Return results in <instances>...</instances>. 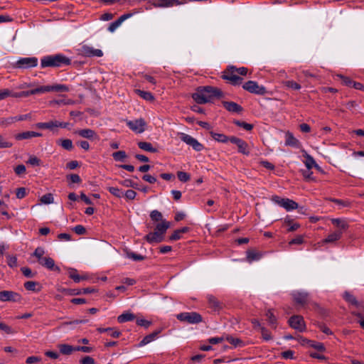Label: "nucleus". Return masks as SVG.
Wrapping results in <instances>:
<instances>
[{
  "instance_id": "obj_7",
  "label": "nucleus",
  "mask_w": 364,
  "mask_h": 364,
  "mask_svg": "<svg viewBox=\"0 0 364 364\" xmlns=\"http://www.w3.org/2000/svg\"><path fill=\"white\" fill-rule=\"evenodd\" d=\"M178 135L182 141L191 146L195 151H200L203 149V145L191 136L182 132L178 133Z\"/></svg>"
},
{
  "instance_id": "obj_55",
  "label": "nucleus",
  "mask_w": 364,
  "mask_h": 364,
  "mask_svg": "<svg viewBox=\"0 0 364 364\" xmlns=\"http://www.w3.org/2000/svg\"><path fill=\"white\" fill-rule=\"evenodd\" d=\"M177 176H178V178L181 181V182H187L190 180L191 178V176L190 175L186 173V172H183V171H178L177 173Z\"/></svg>"
},
{
  "instance_id": "obj_42",
  "label": "nucleus",
  "mask_w": 364,
  "mask_h": 364,
  "mask_svg": "<svg viewBox=\"0 0 364 364\" xmlns=\"http://www.w3.org/2000/svg\"><path fill=\"white\" fill-rule=\"evenodd\" d=\"M150 218L152 220L156 221V222L161 223L162 221H165L164 220H163L162 214L156 210H154L151 212Z\"/></svg>"
},
{
  "instance_id": "obj_64",
  "label": "nucleus",
  "mask_w": 364,
  "mask_h": 364,
  "mask_svg": "<svg viewBox=\"0 0 364 364\" xmlns=\"http://www.w3.org/2000/svg\"><path fill=\"white\" fill-rule=\"evenodd\" d=\"M7 263L11 267H15L17 266V259L15 256H7Z\"/></svg>"
},
{
  "instance_id": "obj_16",
  "label": "nucleus",
  "mask_w": 364,
  "mask_h": 364,
  "mask_svg": "<svg viewBox=\"0 0 364 364\" xmlns=\"http://www.w3.org/2000/svg\"><path fill=\"white\" fill-rule=\"evenodd\" d=\"M75 134H78L81 137H83V138H85V139H87L90 140H94V139H99L97 133L91 129H79L75 132Z\"/></svg>"
},
{
  "instance_id": "obj_29",
  "label": "nucleus",
  "mask_w": 364,
  "mask_h": 364,
  "mask_svg": "<svg viewBox=\"0 0 364 364\" xmlns=\"http://www.w3.org/2000/svg\"><path fill=\"white\" fill-rule=\"evenodd\" d=\"M169 227V222L166 220L162 221L161 223H159L156 225L155 231L157 232L158 233L160 232V234H161V235L164 237V234L166 233V230L168 229Z\"/></svg>"
},
{
  "instance_id": "obj_28",
  "label": "nucleus",
  "mask_w": 364,
  "mask_h": 364,
  "mask_svg": "<svg viewBox=\"0 0 364 364\" xmlns=\"http://www.w3.org/2000/svg\"><path fill=\"white\" fill-rule=\"evenodd\" d=\"M97 331L100 333H109V335L113 338H118L121 335V332L114 328H98Z\"/></svg>"
},
{
  "instance_id": "obj_20",
  "label": "nucleus",
  "mask_w": 364,
  "mask_h": 364,
  "mask_svg": "<svg viewBox=\"0 0 364 364\" xmlns=\"http://www.w3.org/2000/svg\"><path fill=\"white\" fill-rule=\"evenodd\" d=\"M331 221L333 225L338 228V231H341L342 232L346 231L349 227L347 220L344 218H332Z\"/></svg>"
},
{
  "instance_id": "obj_11",
  "label": "nucleus",
  "mask_w": 364,
  "mask_h": 364,
  "mask_svg": "<svg viewBox=\"0 0 364 364\" xmlns=\"http://www.w3.org/2000/svg\"><path fill=\"white\" fill-rule=\"evenodd\" d=\"M229 141L231 143L237 145V149H238V151L240 153H242V154H243L245 155H249L250 154L249 146L247 144V142L245 141L244 140H242V139H241L240 138H237L236 136H231V137H230Z\"/></svg>"
},
{
  "instance_id": "obj_60",
  "label": "nucleus",
  "mask_w": 364,
  "mask_h": 364,
  "mask_svg": "<svg viewBox=\"0 0 364 364\" xmlns=\"http://www.w3.org/2000/svg\"><path fill=\"white\" fill-rule=\"evenodd\" d=\"M331 200L341 207H350V202L348 200H343L336 199V198L331 199Z\"/></svg>"
},
{
  "instance_id": "obj_44",
  "label": "nucleus",
  "mask_w": 364,
  "mask_h": 364,
  "mask_svg": "<svg viewBox=\"0 0 364 364\" xmlns=\"http://www.w3.org/2000/svg\"><path fill=\"white\" fill-rule=\"evenodd\" d=\"M305 165L308 169H311L313 166L318 167L315 160L309 154H306Z\"/></svg>"
},
{
  "instance_id": "obj_30",
  "label": "nucleus",
  "mask_w": 364,
  "mask_h": 364,
  "mask_svg": "<svg viewBox=\"0 0 364 364\" xmlns=\"http://www.w3.org/2000/svg\"><path fill=\"white\" fill-rule=\"evenodd\" d=\"M343 299L353 306L355 307H359L360 306V303L356 299V298L350 292L346 291L343 294Z\"/></svg>"
},
{
  "instance_id": "obj_10",
  "label": "nucleus",
  "mask_w": 364,
  "mask_h": 364,
  "mask_svg": "<svg viewBox=\"0 0 364 364\" xmlns=\"http://www.w3.org/2000/svg\"><path fill=\"white\" fill-rule=\"evenodd\" d=\"M148 3L156 8H167L180 5L179 0H148Z\"/></svg>"
},
{
  "instance_id": "obj_47",
  "label": "nucleus",
  "mask_w": 364,
  "mask_h": 364,
  "mask_svg": "<svg viewBox=\"0 0 364 364\" xmlns=\"http://www.w3.org/2000/svg\"><path fill=\"white\" fill-rule=\"evenodd\" d=\"M109 192L117 198H121L123 196V191L117 187H108Z\"/></svg>"
},
{
  "instance_id": "obj_6",
  "label": "nucleus",
  "mask_w": 364,
  "mask_h": 364,
  "mask_svg": "<svg viewBox=\"0 0 364 364\" xmlns=\"http://www.w3.org/2000/svg\"><path fill=\"white\" fill-rule=\"evenodd\" d=\"M242 88L250 93L264 95L267 93V90L264 86L259 85L255 81H247L242 85Z\"/></svg>"
},
{
  "instance_id": "obj_45",
  "label": "nucleus",
  "mask_w": 364,
  "mask_h": 364,
  "mask_svg": "<svg viewBox=\"0 0 364 364\" xmlns=\"http://www.w3.org/2000/svg\"><path fill=\"white\" fill-rule=\"evenodd\" d=\"M336 76V77H338L342 80V83L344 85H346L348 87H352L354 81L352 80L348 77H346L341 74H337Z\"/></svg>"
},
{
  "instance_id": "obj_49",
  "label": "nucleus",
  "mask_w": 364,
  "mask_h": 364,
  "mask_svg": "<svg viewBox=\"0 0 364 364\" xmlns=\"http://www.w3.org/2000/svg\"><path fill=\"white\" fill-rule=\"evenodd\" d=\"M14 91L9 89L0 90V100H4L9 97H13Z\"/></svg>"
},
{
  "instance_id": "obj_63",
  "label": "nucleus",
  "mask_w": 364,
  "mask_h": 364,
  "mask_svg": "<svg viewBox=\"0 0 364 364\" xmlns=\"http://www.w3.org/2000/svg\"><path fill=\"white\" fill-rule=\"evenodd\" d=\"M304 237L302 235H298L295 238L292 239L291 241H289V245H301L304 243Z\"/></svg>"
},
{
  "instance_id": "obj_27",
  "label": "nucleus",
  "mask_w": 364,
  "mask_h": 364,
  "mask_svg": "<svg viewBox=\"0 0 364 364\" xmlns=\"http://www.w3.org/2000/svg\"><path fill=\"white\" fill-rule=\"evenodd\" d=\"M161 332L160 330L156 331L147 336H146L139 343V346L141 347L143 346H145L151 341H154L158 336V334Z\"/></svg>"
},
{
  "instance_id": "obj_18",
  "label": "nucleus",
  "mask_w": 364,
  "mask_h": 364,
  "mask_svg": "<svg viewBox=\"0 0 364 364\" xmlns=\"http://www.w3.org/2000/svg\"><path fill=\"white\" fill-rule=\"evenodd\" d=\"M82 53L87 57H101L103 55V53L100 49H95L87 46H84L82 47Z\"/></svg>"
},
{
  "instance_id": "obj_8",
  "label": "nucleus",
  "mask_w": 364,
  "mask_h": 364,
  "mask_svg": "<svg viewBox=\"0 0 364 364\" xmlns=\"http://www.w3.org/2000/svg\"><path fill=\"white\" fill-rule=\"evenodd\" d=\"M272 200L285 208L287 211L295 210L298 208V203L289 198H280L279 196H274Z\"/></svg>"
},
{
  "instance_id": "obj_35",
  "label": "nucleus",
  "mask_w": 364,
  "mask_h": 364,
  "mask_svg": "<svg viewBox=\"0 0 364 364\" xmlns=\"http://www.w3.org/2000/svg\"><path fill=\"white\" fill-rule=\"evenodd\" d=\"M212 137L220 142L225 143L229 141L230 138L223 134H218L213 132H210Z\"/></svg>"
},
{
  "instance_id": "obj_33",
  "label": "nucleus",
  "mask_w": 364,
  "mask_h": 364,
  "mask_svg": "<svg viewBox=\"0 0 364 364\" xmlns=\"http://www.w3.org/2000/svg\"><path fill=\"white\" fill-rule=\"evenodd\" d=\"M135 318V316L131 313H124L117 317L119 323H124L127 321H132Z\"/></svg>"
},
{
  "instance_id": "obj_57",
  "label": "nucleus",
  "mask_w": 364,
  "mask_h": 364,
  "mask_svg": "<svg viewBox=\"0 0 364 364\" xmlns=\"http://www.w3.org/2000/svg\"><path fill=\"white\" fill-rule=\"evenodd\" d=\"M119 183L124 187H131L136 189L138 188L137 184L130 179H125L124 181H120Z\"/></svg>"
},
{
  "instance_id": "obj_13",
  "label": "nucleus",
  "mask_w": 364,
  "mask_h": 364,
  "mask_svg": "<svg viewBox=\"0 0 364 364\" xmlns=\"http://www.w3.org/2000/svg\"><path fill=\"white\" fill-rule=\"evenodd\" d=\"M20 299L18 293L12 291H1L0 300L1 301H17Z\"/></svg>"
},
{
  "instance_id": "obj_39",
  "label": "nucleus",
  "mask_w": 364,
  "mask_h": 364,
  "mask_svg": "<svg viewBox=\"0 0 364 364\" xmlns=\"http://www.w3.org/2000/svg\"><path fill=\"white\" fill-rule=\"evenodd\" d=\"M59 348L60 353L64 355H70L72 353L73 351H75V348H73L72 346L67 344L60 345Z\"/></svg>"
},
{
  "instance_id": "obj_26",
  "label": "nucleus",
  "mask_w": 364,
  "mask_h": 364,
  "mask_svg": "<svg viewBox=\"0 0 364 364\" xmlns=\"http://www.w3.org/2000/svg\"><path fill=\"white\" fill-rule=\"evenodd\" d=\"M342 237L341 231H335L329 234L326 239H324L323 243H331L339 240Z\"/></svg>"
},
{
  "instance_id": "obj_50",
  "label": "nucleus",
  "mask_w": 364,
  "mask_h": 364,
  "mask_svg": "<svg viewBox=\"0 0 364 364\" xmlns=\"http://www.w3.org/2000/svg\"><path fill=\"white\" fill-rule=\"evenodd\" d=\"M234 123L240 127H242L244 129L247 130V131H250L253 128V125L251 124H248L245 122H242V121H239V120H236L234 122Z\"/></svg>"
},
{
  "instance_id": "obj_14",
  "label": "nucleus",
  "mask_w": 364,
  "mask_h": 364,
  "mask_svg": "<svg viewBox=\"0 0 364 364\" xmlns=\"http://www.w3.org/2000/svg\"><path fill=\"white\" fill-rule=\"evenodd\" d=\"M67 273L68 277L72 279L75 283H79L81 281L88 279L87 274L80 275L76 269L68 267L67 268Z\"/></svg>"
},
{
  "instance_id": "obj_32",
  "label": "nucleus",
  "mask_w": 364,
  "mask_h": 364,
  "mask_svg": "<svg viewBox=\"0 0 364 364\" xmlns=\"http://www.w3.org/2000/svg\"><path fill=\"white\" fill-rule=\"evenodd\" d=\"M138 146L144 151H149L151 153L156 152V149L154 148L152 144L150 142L146 141H139L138 142Z\"/></svg>"
},
{
  "instance_id": "obj_36",
  "label": "nucleus",
  "mask_w": 364,
  "mask_h": 364,
  "mask_svg": "<svg viewBox=\"0 0 364 364\" xmlns=\"http://www.w3.org/2000/svg\"><path fill=\"white\" fill-rule=\"evenodd\" d=\"M113 159L117 161H124L127 155L124 151H118L112 154Z\"/></svg>"
},
{
  "instance_id": "obj_58",
  "label": "nucleus",
  "mask_w": 364,
  "mask_h": 364,
  "mask_svg": "<svg viewBox=\"0 0 364 364\" xmlns=\"http://www.w3.org/2000/svg\"><path fill=\"white\" fill-rule=\"evenodd\" d=\"M260 331L264 340L269 341L272 338L271 333L264 327H260Z\"/></svg>"
},
{
  "instance_id": "obj_38",
  "label": "nucleus",
  "mask_w": 364,
  "mask_h": 364,
  "mask_svg": "<svg viewBox=\"0 0 364 364\" xmlns=\"http://www.w3.org/2000/svg\"><path fill=\"white\" fill-rule=\"evenodd\" d=\"M283 84L289 89H291L294 90H299L301 89V85L294 80H287L283 82Z\"/></svg>"
},
{
  "instance_id": "obj_34",
  "label": "nucleus",
  "mask_w": 364,
  "mask_h": 364,
  "mask_svg": "<svg viewBox=\"0 0 364 364\" xmlns=\"http://www.w3.org/2000/svg\"><path fill=\"white\" fill-rule=\"evenodd\" d=\"M266 316L267 317V321H268L269 324L272 328H276V326H277V318H276L275 316L274 315L273 312L272 311V310L269 309L267 311Z\"/></svg>"
},
{
  "instance_id": "obj_46",
  "label": "nucleus",
  "mask_w": 364,
  "mask_h": 364,
  "mask_svg": "<svg viewBox=\"0 0 364 364\" xmlns=\"http://www.w3.org/2000/svg\"><path fill=\"white\" fill-rule=\"evenodd\" d=\"M38 284L33 281H28L24 284V287L28 291H38L39 289H36Z\"/></svg>"
},
{
  "instance_id": "obj_23",
  "label": "nucleus",
  "mask_w": 364,
  "mask_h": 364,
  "mask_svg": "<svg viewBox=\"0 0 364 364\" xmlns=\"http://www.w3.org/2000/svg\"><path fill=\"white\" fill-rule=\"evenodd\" d=\"M36 127L38 129H47L50 131H54L55 129L58 128V121H50L48 122H38L36 124Z\"/></svg>"
},
{
  "instance_id": "obj_25",
  "label": "nucleus",
  "mask_w": 364,
  "mask_h": 364,
  "mask_svg": "<svg viewBox=\"0 0 364 364\" xmlns=\"http://www.w3.org/2000/svg\"><path fill=\"white\" fill-rule=\"evenodd\" d=\"M42 136V134L41 133L28 131V132H24L19 133V134H16L15 136V138L17 140H23V139H30L32 137H38V136Z\"/></svg>"
},
{
  "instance_id": "obj_24",
  "label": "nucleus",
  "mask_w": 364,
  "mask_h": 364,
  "mask_svg": "<svg viewBox=\"0 0 364 364\" xmlns=\"http://www.w3.org/2000/svg\"><path fill=\"white\" fill-rule=\"evenodd\" d=\"M224 107L231 112L239 113L242 111V107L234 102H223Z\"/></svg>"
},
{
  "instance_id": "obj_56",
  "label": "nucleus",
  "mask_w": 364,
  "mask_h": 364,
  "mask_svg": "<svg viewBox=\"0 0 364 364\" xmlns=\"http://www.w3.org/2000/svg\"><path fill=\"white\" fill-rule=\"evenodd\" d=\"M61 146L66 150H71L73 148V142L70 139H63L60 143Z\"/></svg>"
},
{
  "instance_id": "obj_3",
  "label": "nucleus",
  "mask_w": 364,
  "mask_h": 364,
  "mask_svg": "<svg viewBox=\"0 0 364 364\" xmlns=\"http://www.w3.org/2000/svg\"><path fill=\"white\" fill-rule=\"evenodd\" d=\"M128 127L136 134H141L146 129L147 124L143 118L135 119L133 120H126Z\"/></svg>"
},
{
  "instance_id": "obj_12",
  "label": "nucleus",
  "mask_w": 364,
  "mask_h": 364,
  "mask_svg": "<svg viewBox=\"0 0 364 364\" xmlns=\"http://www.w3.org/2000/svg\"><path fill=\"white\" fill-rule=\"evenodd\" d=\"M38 59L35 57L23 58L16 62V67L19 68H29L36 67Z\"/></svg>"
},
{
  "instance_id": "obj_48",
  "label": "nucleus",
  "mask_w": 364,
  "mask_h": 364,
  "mask_svg": "<svg viewBox=\"0 0 364 364\" xmlns=\"http://www.w3.org/2000/svg\"><path fill=\"white\" fill-rule=\"evenodd\" d=\"M225 340L229 342L230 344L233 345L235 347L240 346L242 343L241 340L237 338H234L231 336H225Z\"/></svg>"
},
{
  "instance_id": "obj_43",
  "label": "nucleus",
  "mask_w": 364,
  "mask_h": 364,
  "mask_svg": "<svg viewBox=\"0 0 364 364\" xmlns=\"http://www.w3.org/2000/svg\"><path fill=\"white\" fill-rule=\"evenodd\" d=\"M126 256L127 257L132 259L134 261H142L145 258L144 256L141 255L130 251H126Z\"/></svg>"
},
{
  "instance_id": "obj_21",
  "label": "nucleus",
  "mask_w": 364,
  "mask_h": 364,
  "mask_svg": "<svg viewBox=\"0 0 364 364\" xmlns=\"http://www.w3.org/2000/svg\"><path fill=\"white\" fill-rule=\"evenodd\" d=\"M164 237L160 234V232H157L155 230L152 232H149L148 235L145 236V240L149 243H159L164 240Z\"/></svg>"
},
{
  "instance_id": "obj_5",
  "label": "nucleus",
  "mask_w": 364,
  "mask_h": 364,
  "mask_svg": "<svg viewBox=\"0 0 364 364\" xmlns=\"http://www.w3.org/2000/svg\"><path fill=\"white\" fill-rule=\"evenodd\" d=\"M222 77L234 85H240L242 82V78L237 75L234 66H229L223 72Z\"/></svg>"
},
{
  "instance_id": "obj_22",
  "label": "nucleus",
  "mask_w": 364,
  "mask_h": 364,
  "mask_svg": "<svg viewBox=\"0 0 364 364\" xmlns=\"http://www.w3.org/2000/svg\"><path fill=\"white\" fill-rule=\"evenodd\" d=\"M95 289L93 288H85L82 290L80 289H63L62 291L63 293L70 294V295H79L82 293L83 294H90L95 292Z\"/></svg>"
},
{
  "instance_id": "obj_40",
  "label": "nucleus",
  "mask_w": 364,
  "mask_h": 364,
  "mask_svg": "<svg viewBox=\"0 0 364 364\" xmlns=\"http://www.w3.org/2000/svg\"><path fill=\"white\" fill-rule=\"evenodd\" d=\"M68 87L64 85H49V92H68Z\"/></svg>"
},
{
  "instance_id": "obj_1",
  "label": "nucleus",
  "mask_w": 364,
  "mask_h": 364,
  "mask_svg": "<svg viewBox=\"0 0 364 364\" xmlns=\"http://www.w3.org/2000/svg\"><path fill=\"white\" fill-rule=\"evenodd\" d=\"M223 92L218 87L212 86L199 87L192 95L193 99L198 104H205L212 102L215 98H221Z\"/></svg>"
},
{
  "instance_id": "obj_37",
  "label": "nucleus",
  "mask_w": 364,
  "mask_h": 364,
  "mask_svg": "<svg viewBox=\"0 0 364 364\" xmlns=\"http://www.w3.org/2000/svg\"><path fill=\"white\" fill-rule=\"evenodd\" d=\"M261 258V254L256 251L250 250L247 252V259L251 262L254 260H258Z\"/></svg>"
},
{
  "instance_id": "obj_51",
  "label": "nucleus",
  "mask_w": 364,
  "mask_h": 364,
  "mask_svg": "<svg viewBox=\"0 0 364 364\" xmlns=\"http://www.w3.org/2000/svg\"><path fill=\"white\" fill-rule=\"evenodd\" d=\"M41 202L44 204H50L53 203V197L51 193H47L43 195L41 198Z\"/></svg>"
},
{
  "instance_id": "obj_62",
  "label": "nucleus",
  "mask_w": 364,
  "mask_h": 364,
  "mask_svg": "<svg viewBox=\"0 0 364 364\" xmlns=\"http://www.w3.org/2000/svg\"><path fill=\"white\" fill-rule=\"evenodd\" d=\"M73 230L76 234L79 235H85L86 233L85 228L81 225H76L73 228Z\"/></svg>"
},
{
  "instance_id": "obj_9",
  "label": "nucleus",
  "mask_w": 364,
  "mask_h": 364,
  "mask_svg": "<svg viewBox=\"0 0 364 364\" xmlns=\"http://www.w3.org/2000/svg\"><path fill=\"white\" fill-rule=\"evenodd\" d=\"M289 323L290 326L300 332H302L306 328L305 322L304 318L301 316L295 315L292 316L289 319Z\"/></svg>"
},
{
  "instance_id": "obj_53",
  "label": "nucleus",
  "mask_w": 364,
  "mask_h": 364,
  "mask_svg": "<svg viewBox=\"0 0 364 364\" xmlns=\"http://www.w3.org/2000/svg\"><path fill=\"white\" fill-rule=\"evenodd\" d=\"M74 103V101L72 100H70V99H68V100H65V99H62V100H53V101H51L50 102V104L52 105H73Z\"/></svg>"
},
{
  "instance_id": "obj_54",
  "label": "nucleus",
  "mask_w": 364,
  "mask_h": 364,
  "mask_svg": "<svg viewBox=\"0 0 364 364\" xmlns=\"http://www.w3.org/2000/svg\"><path fill=\"white\" fill-rule=\"evenodd\" d=\"M33 95V90L28 91H23L20 92H14L13 97L18 98V97H26L29 95Z\"/></svg>"
},
{
  "instance_id": "obj_4",
  "label": "nucleus",
  "mask_w": 364,
  "mask_h": 364,
  "mask_svg": "<svg viewBox=\"0 0 364 364\" xmlns=\"http://www.w3.org/2000/svg\"><path fill=\"white\" fill-rule=\"evenodd\" d=\"M177 319L188 323H198L202 321V316L197 312H183L176 315Z\"/></svg>"
},
{
  "instance_id": "obj_52",
  "label": "nucleus",
  "mask_w": 364,
  "mask_h": 364,
  "mask_svg": "<svg viewBox=\"0 0 364 364\" xmlns=\"http://www.w3.org/2000/svg\"><path fill=\"white\" fill-rule=\"evenodd\" d=\"M136 92L142 98L146 100L151 101L154 100V96L149 92L141 91L139 90H137Z\"/></svg>"
},
{
  "instance_id": "obj_59",
  "label": "nucleus",
  "mask_w": 364,
  "mask_h": 364,
  "mask_svg": "<svg viewBox=\"0 0 364 364\" xmlns=\"http://www.w3.org/2000/svg\"><path fill=\"white\" fill-rule=\"evenodd\" d=\"M49 92V85L40 86L37 88L33 89V95L41 94Z\"/></svg>"
},
{
  "instance_id": "obj_31",
  "label": "nucleus",
  "mask_w": 364,
  "mask_h": 364,
  "mask_svg": "<svg viewBox=\"0 0 364 364\" xmlns=\"http://www.w3.org/2000/svg\"><path fill=\"white\" fill-rule=\"evenodd\" d=\"M286 145L297 147L299 146V141L290 132L286 134Z\"/></svg>"
},
{
  "instance_id": "obj_41",
  "label": "nucleus",
  "mask_w": 364,
  "mask_h": 364,
  "mask_svg": "<svg viewBox=\"0 0 364 364\" xmlns=\"http://www.w3.org/2000/svg\"><path fill=\"white\" fill-rule=\"evenodd\" d=\"M45 254V250L43 247H38L35 251L33 252V256L36 257L38 262L41 261V259H44L45 257H43Z\"/></svg>"
},
{
  "instance_id": "obj_61",
  "label": "nucleus",
  "mask_w": 364,
  "mask_h": 364,
  "mask_svg": "<svg viewBox=\"0 0 364 364\" xmlns=\"http://www.w3.org/2000/svg\"><path fill=\"white\" fill-rule=\"evenodd\" d=\"M0 330L4 331L8 334L14 333L15 331L13 330L9 326L6 325L4 323L0 322Z\"/></svg>"
},
{
  "instance_id": "obj_17",
  "label": "nucleus",
  "mask_w": 364,
  "mask_h": 364,
  "mask_svg": "<svg viewBox=\"0 0 364 364\" xmlns=\"http://www.w3.org/2000/svg\"><path fill=\"white\" fill-rule=\"evenodd\" d=\"M208 306L214 311H220L223 309V304L215 296L208 294L207 296Z\"/></svg>"
},
{
  "instance_id": "obj_15",
  "label": "nucleus",
  "mask_w": 364,
  "mask_h": 364,
  "mask_svg": "<svg viewBox=\"0 0 364 364\" xmlns=\"http://www.w3.org/2000/svg\"><path fill=\"white\" fill-rule=\"evenodd\" d=\"M39 264L49 270H53L57 272H60V267L55 264V261L50 257H45L44 259L39 262Z\"/></svg>"
},
{
  "instance_id": "obj_2",
  "label": "nucleus",
  "mask_w": 364,
  "mask_h": 364,
  "mask_svg": "<svg viewBox=\"0 0 364 364\" xmlns=\"http://www.w3.org/2000/svg\"><path fill=\"white\" fill-rule=\"evenodd\" d=\"M70 63V60L61 54L46 56L41 61L42 68L60 67L62 65H69Z\"/></svg>"
},
{
  "instance_id": "obj_19",
  "label": "nucleus",
  "mask_w": 364,
  "mask_h": 364,
  "mask_svg": "<svg viewBox=\"0 0 364 364\" xmlns=\"http://www.w3.org/2000/svg\"><path fill=\"white\" fill-rule=\"evenodd\" d=\"M293 298L296 303L304 305L309 301V294L306 292H295L293 294Z\"/></svg>"
}]
</instances>
